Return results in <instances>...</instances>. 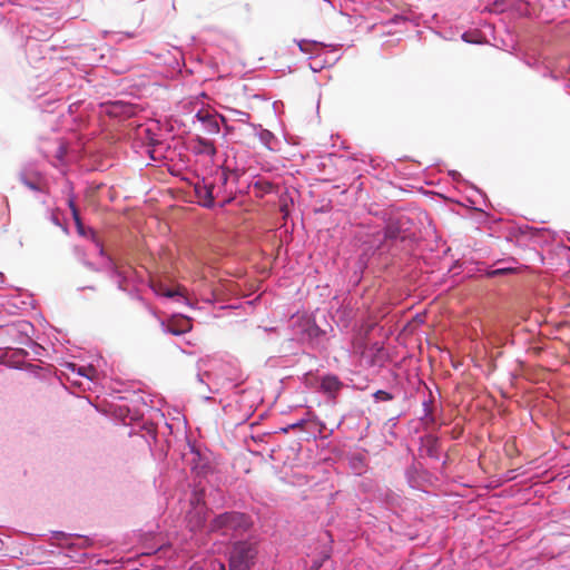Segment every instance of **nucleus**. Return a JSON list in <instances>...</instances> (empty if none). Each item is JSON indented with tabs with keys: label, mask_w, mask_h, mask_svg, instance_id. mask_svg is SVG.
I'll list each match as a JSON object with an SVG mask.
<instances>
[{
	"label": "nucleus",
	"mask_w": 570,
	"mask_h": 570,
	"mask_svg": "<svg viewBox=\"0 0 570 570\" xmlns=\"http://www.w3.org/2000/svg\"><path fill=\"white\" fill-rule=\"evenodd\" d=\"M230 184L237 185L242 176L240 170L236 166H232L229 163Z\"/></svg>",
	"instance_id": "c03bdc74"
},
{
	"label": "nucleus",
	"mask_w": 570,
	"mask_h": 570,
	"mask_svg": "<svg viewBox=\"0 0 570 570\" xmlns=\"http://www.w3.org/2000/svg\"><path fill=\"white\" fill-rule=\"evenodd\" d=\"M405 479L412 489L422 492H426L425 488L433 484V474L420 463H412L405 469Z\"/></svg>",
	"instance_id": "dca6fc26"
},
{
	"label": "nucleus",
	"mask_w": 570,
	"mask_h": 570,
	"mask_svg": "<svg viewBox=\"0 0 570 570\" xmlns=\"http://www.w3.org/2000/svg\"><path fill=\"white\" fill-rule=\"evenodd\" d=\"M411 20L410 16H406L404 13H395L387 20L383 21L382 24L384 27L387 26H404L407 23V21Z\"/></svg>",
	"instance_id": "58836bf2"
},
{
	"label": "nucleus",
	"mask_w": 570,
	"mask_h": 570,
	"mask_svg": "<svg viewBox=\"0 0 570 570\" xmlns=\"http://www.w3.org/2000/svg\"><path fill=\"white\" fill-rule=\"evenodd\" d=\"M248 187L254 188L256 194L261 197L274 191V184L262 176H254L249 181Z\"/></svg>",
	"instance_id": "c85d7f7f"
},
{
	"label": "nucleus",
	"mask_w": 570,
	"mask_h": 570,
	"mask_svg": "<svg viewBox=\"0 0 570 570\" xmlns=\"http://www.w3.org/2000/svg\"><path fill=\"white\" fill-rule=\"evenodd\" d=\"M463 263L460 259H454L451 266L448 268V274H452L453 276L459 275L463 269Z\"/></svg>",
	"instance_id": "37998d69"
},
{
	"label": "nucleus",
	"mask_w": 570,
	"mask_h": 570,
	"mask_svg": "<svg viewBox=\"0 0 570 570\" xmlns=\"http://www.w3.org/2000/svg\"><path fill=\"white\" fill-rule=\"evenodd\" d=\"M154 317L160 318L158 312L147 302V305H142Z\"/></svg>",
	"instance_id": "864d4df0"
},
{
	"label": "nucleus",
	"mask_w": 570,
	"mask_h": 570,
	"mask_svg": "<svg viewBox=\"0 0 570 570\" xmlns=\"http://www.w3.org/2000/svg\"><path fill=\"white\" fill-rule=\"evenodd\" d=\"M19 11L12 3H0V27L13 31L18 26Z\"/></svg>",
	"instance_id": "b1692460"
},
{
	"label": "nucleus",
	"mask_w": 570,
	"mask_h": 570,
	"mask_svg": "<svg viewBox=\"0 0 570 570\" xmlns=\"http://www.w3.org/2000/svg\"><path fill=\"white\" fill-rule=\"evenodd\" d=\"M17 353H18L19 355H22V356H27V355L29 354V353H28L26 350H23V348H18V350H17Z\"/></svg>",
	"instance_id": "338daca9"
},
{
	"label": "nucleus",
	"mask_w": 570,
	"mask_h": 570,
	"mask_svg": "<svg viewBox=\"0 0 570 570\" xmlns=\"http://www.w3.org/2000/svg\"><path fill=\"white\" fill-rule=\"evenodd\" d=\"M520 59L530 68L539 69L541 67V61L534 56L522 53Z\"/></svg>",
	"instance_id": "79ce46f5"
},
{
	"label": "nucleus",
	"mask_w": 570,
	"mask_h": 570,
	"mask_svg": "<svg viewBox=\"0 0 570 570\" xmlns=\"http://www.w3.org/2000/svg\"><path fill=\"white\" fill-rule=\"evenodd\" d=\"M383 236L395 248L404 252L407 258L409 253L420 250V224L403 212L383 213Z\"/></svg>",
	"instance_id": "f03ea898"
},
{
	"label": "nucleus",
	"mask_w": 570,
	"mask_h": 570,
	"mask_svg": "<svg viewBox=\"0 0 570 570\" xmlns=\"http://www.w3.org/2000/svg\"><path fill=\"white\" fill-rule=\"evenodd\" d=\"M390 358L389 351L380 342L371 343L363 352V360L370 367H383Z\"/></svg>",
	"instance_id": "6ab92c4d"
},
{
	"label": "nucleus",
	"mask_w": 570,
	"mask_h": 570,
	"mask_svg": "<svg viewBox=\"0 0 570 570\" xmlns=\"http://www.w3.org/2000/svg\"><path fill=\"white\" fill-rule=\"evenodd\" d=\"M9 367L29 372L37 377L40 376L39 372L42 371V367L36 364H26L23 366L10 364Z\"/></svg>",
	"instance_id": "a19ab883"
},
{
	"label": "nucleus",
	"mask_w": 570,
	"mask_h": 570,
	"mask_svg": "<svg viewBox=\"0 0 570 570\" xmlns=\"http://www.w3.org/2000/svg\"><path fill=\"white\" fill-rule=\"evenodd\" d=\"M204 375H208V373L206 372V373L202 374V373L198 372L197 373V381L200 382V383H204V380H203Z\"/></svg>",
	"instance_id": "69168bd1"
},
{
	"label": "nucleus",
	"mask_w": 570,
	"mask_h": 570,
	"mask_svg": "<svg viewBox=\"0 0 570 570\" xmlns=\"http://www.w3.org/2000/svg\"><path fill=\"white\" fill-rule=\"evenodd\" d=\"M229 111L236 116H238L237 120L240 122H246L249 119V114L245 111H240L237 109H229Z\"/></svg>",
	"instance_id": "09e8293b"
},
{
	"label": "nucleus",
	"mask_w": 570,
	"mask_h": 570,
	"mask_svg": "<svg viewBox=\"0 0 570 570\" xmlns=\"http://www.w3.org/2000/svg\"><path fill=\"white\" fill-rule=\"evenodd\" d=\"M19 181L31 191L47 194L43 186L45 176L32 166H24L18 174Z\"/></svg>",
	"instance_id": "a211bd4d"
},
{
	"label": "nucleus",
	"mask_w": 570,
	"mask_h": 570,
	"mask_svg": "<svg viewBox=\"0 0 570 570\" xmlns=\"http://www.w3.org/2000/svg\"><path fill=\"white\" fill-rule=\"evenodd\" d=\"M333 542L331 538L330 543ZM333 548L331 544L324 546L312 559L311 564L305 570H321L325 562L332 558Z\"/></svg>",
	"instance_id": "cd10ccee"
},
{
	"label": "nucleus",
	"mask_w": 570,
	"mask_h": 570,
	"mask_svg": "<svg viewBox=\"0 0 570 570\" xmlns=\"http://www.w3.org/2000/svg\"><path fill=\"white\" fill-rule=\"evenodd\" d=\"M63 150H65L63 146H62V145H60V146L58 147V149H57V154H56V156L59 158V157L63 154Z\"/></svg>",
	"instance_id": "0e129e2a"
},
{
	"label": "nucleus",
	"mask_w": 570,
	"mask_h": 570,
	"mask_svg": "<svg viewBox=\"0 0 570 570\" xmlns=\"http://www.w3.org/2000/svg\"><path fill=\"white\" fill-rule=\"evenodd\" d=\"M410 18H411V20H409L407 22L413 23V26H415V27H417L420 24V20H419L417 16H412Z\"/></svg>",
	"instance_id": "13d9d810"
},
{
	"label": "nucleus",
	"mask_w": 570,
	"mask_h": 570,
	"mask_svg": "<svg viewBox=\"0 0 570 570\" xmlns=\"http://www.w3.org/2000/svg\"><path fill=\"white\" fill-rule=\"evenodd\" d=\"M557 233L546 227H533L528 224H513L509 227L505 239L521 248L531 245L544 246L554 242Z\"/></svg>",
	"instance_id": "423d86ee"
},
{
	"label": "nucleus",
	"mask_w": 570,
	"mask_h": 570,
	"mask_svg": "<svg viewBox=\"0 0 570 570\" xmlns=\"http://www.w3.org/2000/svg\"><path fill=\"white\" fill-rule=\"evenodd\" d=\"M341 320L342 321H345L346 324L351 321V316H350V313L347 312H344L343 315L341 316Z\"/></svg>",
	"instance_id": "bf43d9fd"
},
{
	"label": "nucleus",
	"mask_w": 570,
	"mask_h": 570,
	"mask_svg": "<svg viewBox=\"0 0 570 570\" xmlns=\"http://www.w3.org/2000/svg\"><path fill=\"white\" fill-rule=\"evenodd\" d=\"M85 289H90V291H94V292H95L97 288H96V286H94V285H88V286H80V287H78V291H85Z\"/></svg>",
	"instance_id": "052dcab7"
},
{
	"label": "nucleus",
	"mask_w": 570,
	"mask_h": 570,
	"mask_svg": "<svg viewBox=\"0 0 570 570\" xmlns=\"http://www.w3.org/2000/svg\"><path fill=\"white\" fill-rule=\"evenodd\" d=\"M291 341L312 351H323L327 347V331L322 328L314 314L304 313L291 323Z\"/></svg>",
	"instance_id": "39448f33"
},
{
	"label": "nucleus",
	"mask_w": 570,
	"mask_h": 570,
	"mask_svg": "<svg viewBox=\"0 0 570 570\" xmlns=\"http://www.w3.org/2000/svg\"><path fill=\"white\" fill-rule=\"evenodd\" d=\"M429 390V393H430V397L429 399H424L423 402H422V416L420 417L422 421H428L429 423H435V413H434V407L432 406V404L434 403V397H433V394H432V391L431 389L426 387Z\"/></svg>",
	"instance_id": "2f4dec72"
},
{
	"label": "nucleus",
	"mask_w": 570,
	"mask_h": 570,
	"mask_svg": "<svg viewBox=\"0 0 570 570\" xmlns=\"http://www.w3.org/2000/svg\"><path fill=\"white\" fill-rule=\"evenodd\" d=\"M212 180L216 193L218 196H226V200L222 204H219V207H223L226 203H228L229 194L233 193L230 188V174H229V159L228 156H226V159L223 164L217 165L208 176Z\"/></svg>",
	"instance_id": "ddd939ff"
},
{
	"label": "nucleus",
	"mask_w": 570,
	"mask_h": 570,
	"mask_svg": "<svg viewBox=\"0 0 570 570\" xmlns=\"http://www.w3.org/2000/svg\"><path fill=\"white\" fill-rule=\"evenodd\" d=\"M148 287L157 297H164L168 299H173L177 303H183L189 308L196 309L198 308L196 304H194L189 298H187L180 288H169L166 284L156 285L154 283H149Z\"/></svg>",
	"instance_id": "aec40b11"
},
{
	"label": "nucleus",
	"mask_w": 570,
	"mask_h": 570,
	"mask_svg": "<svg viewBox=\"0 0 570 570\" xmlns=\"http://www.w3.org/2000/svg\"><path fill=\"white\" fill-rule=\"evenodd\" d=\"M194 191L196 197L198 198L199 206L214 209L217 207L216 199L219 197L215 190V187L209 179V177H203L198 180L194 186Z\"/></svg>",
	"instance_id": "f3484780"
},
{
	"label": "nucleus",
	"mask_w": 570,
	"mask_h": 570,
	"mask_svg": "<svg viewBox=\"0 0 570 570\" xmlns=\"http://www.w3.org/2000/svg\"><path fill=\"white\" fill-rule=\"evenodd\" d=\"M342 387L343 383L336 374L326 373L320 380V389L327 395L335 396Z\"/></svg>",
	"instance_id": "bb28decb"
},
{
	"label": "nucleus",
	"mask_w": 570,
	"mask_h": 570,
	"mask_svg": "<svg viewBox=\"0 0 570 570\" xmlns=\"http://www.w3.org/2000/svg\"><path fill=\"white\" fill-rule=\"evenodd\" d=\"M159 550H160V546H155V547H151L150 549H148L147 551H145L144 553L154 554V553L158 552Z\"/></svg>",
	"instance_id": "4d7b16f0"
},
{
	"label": "nucleus",
	"mask_w": 570,
	"mask_h": 570,
	"mask_svg": "<svg viewBox=\"0 0 570 570\" xmlns=\"http://www.w3.org/2000/svg\"><path fill=\"white\" fill-rule=\"evenodd\" d=\"M518 261L513 257L497 259L492 265L478 263L476 271L484 277H502L518 272Z\"/></svg>",
	"instance_id": "4468645a"
},
{
	"label": "nucleus",
	"mask_w": 570,
	"mask_h": 570,
	"mask_svg": "<svg viewBox=\"0 0 570 570\" xmlns=\"http://www.w3.org/2000/svg\"><path fill=\"white\" fill-rule=\"evenodd\" d=\"M261 543L262 538L258 533L233 541L227 544L225 553L228 568L222 561L217 563L216 570H253L258 562Z\"/></svg>",
	"instance_id": "20e7f679"
},
{
	"label": "nucleus",
	"mask_w": 570,
	"mask_h": 570,
	"mask_svg": "<svg viewBox=\"0 0 570 570\" xmlns=\"http://www.w3.org/2000/svg\"><path fill=\"white\" fill-rule=\"evenodd\" d=\"M27 298H28V299H30V302L21 301V304H22V305H24V306H26V305H31L32 307H35V306H33V299H31V295H30V294L28 295V297H27Z\"/></svg>",
	"instance_id": "680f3d73"
},
{
	"label": "nucleus",
	"mask_w": 570,
	"mask_h": 570,
	"mask_svg": "<svg viewBox=\"0 0 570 570\" xmlns=\"http://www.w3.org/2000/svg\"><path fill=\"white\" fill-rule=\"evenodd\" d=\"M366 267V261L364 259V256L361 255L357 259V268L360 272H362Z\"/></svg>",
	"instance_id": "603ef678"
},
{
	"label": "nucleus",
	"mask_w": 570,
	"mask_h": 570,
	"mask_svg": "<svg viewBox=\"0 0 570 570\" xmlns=\"http://www.w3.org/2000/svg\"><path fill=\"white\" fill-rule=\"evenodd\" d=\"M542 77L550 78L553 81H558L560 78L553 70L549 69L547 66H543Z\"/></svg>",
	"instance_id": "8fccbe9b"
},
{
	"label": "nucleus",
	"mask_w": 570,
	"mask_h": 570,
	"mask_svg": "<svg viewBox=\"0 0 570 570\" xmlns=\"http://www.w3.org/2000/svg\"><path fill=\"white\" fill-rule=\"evenodd\" d=\"M114 399L122 403L114 404L112 410L124 425L130 426L128 435L140 436L147 444L150 454L156 460H165L169 451V441L159 436L157 425L144 420L142 409H153L148 404L141 391L114 390Z\"/></svg>",
	"instance_id": "f257e3e1"
},
{
	"label": "nucleus",
	"mask_w": 570,
	"mask_h": 570,
	"mask_svg": "<svg viewBox=\"0 0 570 570\" xmlns=\"http://www.w3.org/2000/svg\"><path fill=\"white\" fill-rule=\"evenodd\" d=\"M460 39L469 45H485L489 43L484 33L478 29L465 30L460 33Z\"/></svg>",
	"instance_id": "c756f323"
},
{
	"label": "nucleus",
	"mask_w": 570,
	"mask_h": 570,
	"mask_svg": "<svg viewBox=\"0 0 570 570\" xmlns=\"http://www.w3.org/2000/svg\"><path fill=\"white\" fill-rule=\"evenodd\" d=\"M68 189H69V193H68V197H67V206L70 210L72 220L75 223L77 234L80 237L90 239L94 243L95 247L97 248V243L98 244H102V243L97 237L96 230L92 227L86 226L83 224L80 213L78 210V207L76 205V195L73 193V185L70 181L68 183Z\"/></svg>",
	"instance_id": "f8f14e48"
},
{
	"label": "nucleus",
	"mask_w": 570,
	"mask_h": 570,
	"mask_svg": "<svg viewBox=\"0 0 570 570\" xmlns=\"http://www.w3.org/2000/svg\"><path fill=\"white\" fill-rule=\"evenodd\" d=\"M389 373L392 377L390 389H377L371 393V397L376 404L393 401L396 397V394L400 392V385L402 383L401 375L393 370H390Z\"/></svg>",
	"instance_id": "412c9836"
},
{
	"label": "nucleus",
	"mask_w": 570,
	"mask_h": 570,
	"mask_svg": "<svg viewBox=\"0 0 570 570\" xmlns=\"http://www.w3.org/2000/svg\"><path fill=\"white\" fill-rule=\"evenodd\" d=\"M253 127L255 129L256 136L266 149L271 151L279 150L281 141L273 131L264 128L262 125H254Z\"/></svg>",
	"instance_id": "a878e982"
},
{
	"label": "nucleus",
	"mask_w": 570,
	"mask_h": 570,
	"mask_svg": "<svg viewBox=\"0 0 570 570\" xmlns=\"http://www.w3.org/2000/svg\"><path fill=\"white\" fill-rule=\"evenodd\" d=\"M323 425V422L316 417H311L309 412L305 411L301 417L279 428L277 432L288 433L291 430H295L299 440L308 441L311 438L316 439L317 434L322 433Z\"/></svg>",
	"instance_id": "9d476101"
},
{
	"label": "nucleus",
	"mask_w": 570,
	"mask_h": 570,
	"mask_svg": "<svg viewBox=\"0 0 570 570\" xmlns=\"http://www.w3.org/2000/svg\"><path fill=\"white\" fill-rule=\"evenodd\" d=\"M51 539L66 549V556L77 562H85L88 553L83 550L95 543V538L78 533H69L61 530H51Z\"/></svg>",
	"instance_id": "1a4fd4ad"
},
{
	"label": "nucleus",
	"mask_w": 570,
	"mask_h": 570,
	"mask_svg": "<svg viewBox=\"0 0 570 570\" xmlns=\"http://www.w3.org/2000/svg\"><path fill=\"white\" fill-rule=\"evenodd\" d=\"M433 32L446 41H452L455 40L458 36L460 37L458 27H448L439 30L433 29Z\"/></svg>",
	"instance_id": "4c0bfd02"
},
{
	"label": "nucleus",
	"mask_w": 570,
	"mask_h": 570,
	"mask_svg": "<svg viewBox=\"0 0 570 570\" xmlns=\"http://www.w3.org/2000/svg\"><path fill=\"white\" fill-rule=\"evenodd\" d=\"M75 258L80 262L83 266L92 272L100 273L98 265L87 259L86 249L82 246L76 245L72 249Z\"/></svg>",
	"instance_id": "f704fd0d"
},
{
	"label": "nucleus",
	"mask_w": 570,
	"mask_h": 570,
	"mask_svg": "<svg viewBox=\"0 0 570 570\" xmlns=\"http://www.w3.org/2000/svg\"><path fill=\"white\" fill-rule=\"evenodd\" d=\"M420 451L432 460L441 461L443 453L441 439L432 433L426 434L421 438Z\"/></svg>",
	"instance_id": "5701e85b"
},
{
	"label": "nucleus",
	"mask_w": 570,
	"mask_h": 570,
	"mask_svg": "<svg viewBox=\"0 0 570 570\" xmlns=\"http://www.w3.org/2000/svg\"><path fill=\"white\" fill-rule=\"evenodd\" d=\"M77 366H78V364H77V363H73V362H68V363L66 364V367H67L68 370H70L72 373H76V368H77Z\"/></svg>",
	"instance_id": "6e6d98bb"
},
{
	"label": "nucleus",
	"mask_w": 570,
	"mask_h": 570,
	"mask_svg": "<svg viewBox=\"0 0 570 570\" xmlns=\"http://www.w3.org/2000/svg\"><path fill=\"white\" fill-rule=\"evenodd\" d=\"M194 119L202 125L205 134L219 135L222 124L226 121V116L213 109L200 108L195 114Z\"/></svg>",
	"instance_id": "2eb2a0df"
},
{
	"label": "nucleus",
	"mask_w": 570,
	"mask_h": 570,
	"mask_svg": "<svg viewBox=\"0 0 570 570\" xmlns=\"http://www.w3.org/2000/svg\"><path fill=\"white\" fill-rule=\"evenodd\" d=\"M190 151L195 156H208L210 158L217 155V148L214 141L199 135H196L190 140Z\"/></svg>",
	"instance_id": "393cba45"
},
{
	"label": "nucleus",
	"mask_w": 570,
	"mask_h": 570,
	"mask_svg": "<svg viewBox=\"0 0 570 570\" xmlns=\"http://www.w3.org/2000/svg\"><path fill=\"white\" fill-rule=\"evenodd\" d=\"M28 346L31 347L32 351L35 352V354H37V355H42V353L46 352L45 347H42L40 344L36 343L33 340H32V343H29Z\"/></svg>",
	"instance_id": "3c124183"
},
{
	"label": "nucleus",
	"mask_w": 570,
	"mask_h": 570,
	"mask_svg": "<svg viewBox=\"0 0 570 570\" xmlns=\"http://www.w3.org/2000/svg\"><path fill=\"white\" fill-rule=\"evenodd\" d=\"M228 122H229V118L226 117V121L222 124V132L220 134H222L223 138H226L234 131V127L230 126Z\"/></svg>",
	"instance_id": "49530a36"
},
{
	"label": "nucleus",
	"mask_w": 570,
	"mask_h": 570,
	"mask_svg": "<svg viewBox=\"0 0 570 570\" xmlns=\"http://www.w3.org/2000/svg\"><path fill=\"white\" fill-rule=\"evenodd\" d=\"M122 293H126L131 299L139 302L141 305H147V299L141 295L138 287H128L127 284L124 285Z\"/></svg>",
	"instance_id": "ea45409f"
},
{
	"label": "nucleus",
	"mask_w": 570,
	"mask_h": 570,
	"mask_svg": "<svg viewBox=\"0 0 570 570\" xmlns=\"http://www.w3.org/2000/svg\"><path fill=\"white\" fill-rule=\"evenodd\" d=\"M294 41L297 43L299 50L303 53H311V55L314 51L309 47H315V46L328 47V48H331L330 51H336L337 48L340 47V45H326L324 42H320L316 40H306V39L297 40V39H295Z\"/></svg>",
	"instance_id": "72a5a7b5"
},
{
	"label": "nucleus",
	"mask_w": 570,
	"mask_h": 570,
	"mask_svg": "<svg viewBox=\"0 0 570 570\" xmlns=\"http://www.w3.org/2000/svg\"><path fill=\"white\" fill-rule=\"evenodd\" d=\"M94 370L89 366H82V365H78L77 368H76V373L79 375V376H83L90 381H92L91 379V375L90 373L92 372Z\"/></svg>",
	"instance_id": "a18cd8bd"
},
{
	"label": "nucleus",
	"mask_w": 570,
	"mask_h": 570,
	"mask_svg": "<svg viewBox=\"0 0 570 570\" xmlns=\"http://www.w3.org/2000/svg\"><path fill=\"white\" fill-rule=\"evenodd\" d=\"M448 461H449V455H448V454H445V455H444V458H443V460H442V462H441V469H440V473H441L442 475H444V474H445V466H446V464H448Z\"/></svg>",
	"instance_id": "5fc2aeb1"
},
{
	"label": "nucleus",
	"mask_w": 570,
	"mask_h": 570,
	"mask_svg": "<svg viewBox=\"0 0 570 570\" xmlns=\"http://www.w3.org/2000/svg\"><path fill=\"white\" fill-rule=\"evenodd\" d=\"M420 253H409L407 264L414 267L423 263L425 266L434 267L439 261L446 257L451 247L440 236L435 235L433 242H428L420 234Z\"/></svg>",
	"instance_id": "0eeeda50"
},
{
	"label": "nucleus",
	"mask_w": 570,
	"mask_h": 570,
	"mask_svg": "<svg viewBox=\"0 0 570 570\" xmlns=\"http://www.w3.org/2000/svg\"><path fill=\"white\" fill-rule=\"evenodd\" d=\"M35 327L29 321H17L7 325V332L14 337V340L22 344L29 345L32 343V338L30 336V332H33Z\"/></svg>",
	"instance_id": "4be33fe9"
},
{
	"label": "nucleus",
	"mask_w": 570,
	"mask_h": 570,
	"mask_svg": "<svg viewBox=\"0 0 570 570\" xmlns=\"http://www.w3.org/2000/svg\"><path fill=\"white\" fill-rule=\"evenodd\" d=\"M127 70H128V68L124 67V68L114 69V72L118 73V75H121V73H125Z\"/></svg>",
	"instance_id": "e2e57ef3"
},
{
	"label": "nucleus",
	"mask_w": 570,
	"mask_h": 570,
	"mask_svg": "<svg viewBox=\"0 0 570 570\" xmlns=\"http://www.w3.org/2000/svg\"><path fill=\"white\" fill-rule=\"evenodd\" d=\"M161 331L165 334H170L173 336H181L186 333V330L181 328L178 325L168 323L161 318H159Z\"/></svg>",
	"instance_id": "e433bc0d"
},
{
	"label": "nucleus",
	"mask_w": 570,
	"mask_h": 570,
	"mask_svg": "<svg viewBox=\"0 0 570 570\" xmlns=\"http://www.w3.org/2000/svg\"><path fill=\"white\" fill-rule=\"evenodd\" d=\"M97 253L104 259V263L98 265L101 268L100 272L106 273L107 277L115 282L118 291H124V285L129 282L128 274L118 267L114 257L106 252L104 244L97 243Z\"/></svg>",
	"instance_id": "9b49d317"
},
{
	"label": "nucleus",
	"mask_w": 570,
	"mask_h": 570,
	"mask_svg": "<svg viewBox=\"0 0 570 570\" xmlns=\"http://www.w3.org/2000/svg\"><path fill=\"white\" fill-rule=\"evenodd\" d=\"M217 563H222V560L214 559L206 567H191L190 570H216Z\"/></svg>",
	"instance_id": "de8ad7c7"
},
{
	"label": "nucleus",
	"mask_w": 570,
	"mask_h": 570,
	"mask_svg": "<svg viewBox=\"0 0 570 570\" xmlns=\"http://www.w3.org/2000/svg\"><path fill=\"white\" fill-rule=\"evenodd\" d=\"M348 466L356 474L361 475L366 470V456L362 453H351L347 456Z\"/></svg>",
	"instance_id": "7c9ffc66"
},
{
	"label": "nucleus",
	"mask_w": 570,
	"mask_h": 570,
	"mask_svg": "<svg viewBox=\"0 0 570 570\" xmlns=\"http://www.w3.org/2000/svg\"><path fill=\"white\" fill-rule=\"evenodd\" d=\"M199 527H206L208 533L223 538L228 544L257 533L253 517L236 510L215 514L207 525L206 520L200 519Z\"/></svg>",
	"instance_id": "7ed1b4c3"
},
{
	"label": "nucleus",
	"mask_w": 570,
	"mask_h": 570,
	"mask_svg": "<svg viewBox=\"0 0 570 570\" xmlns=\"http://www.w3.org/2000/svg\"><path fill=\"white\" fill-rule=\"evenodd\" d=\"M448 175L450 176V178L454 181V183H463V184H466L471 189H473L474 191H476L481 197H482V200H483V204L484 206L489 207V198L487 197V194L481 190L480 188H478L475 185L471 184V183H468L461 175V173H459L458 170L455 169H450L448 171Z\"/></svg>",
	"instance_id": "473e14b6"
},
{
	"label": "nucleus",
	"mask_w": 570,
	"mask_h": 570,
	"mask_svg": "<svg viewBox=\"0 0 570 570\" xmlns=\"http://www.w3.org/2000/svg\"><path fill=\"white\" fill-rule=\"evenodd\" d=\"M58 209H48V219L57 227H60L65 234H69V225L65 218L60 217Z\"/></svg>",
	"instance_id": "c9c22d12"
},
{
	"label": "nucleus",
	"mask_w": 570,
	"mask_h": 570,
	"mask_svg": "<svg viewBox=\"0 0 570 570\" xmlns=\"http://www.w3.org/2000/svg\"><path fill=\"white\" fill-rule=\"evenodd\" d=\"M400 415H401V414H396L395 416L391 417V419L389 420V422H393V425H395V424H396V421H397V420H399V417H400Z\"/></svg>",
	"instance_id": "774afa93"
},
{
	"label": "nucleus",
	"mask_w": 570,
	"mask_h": 570,
	"mask_svg": "<svg viewBox=\"0 0 570 570\" xmlns=\"http://www.w3.org/2000/svg\"><path fill=\"white\" fill-rule=\"evenodd\" d=\"M186 443L189 458H187V454L183 456L186 459L193 475L202 480L213 474L215 468L212 462L210 451L202 442L189 436H186Z\"/></svg>",
	"instance_id": "6e6552de"
}]
</instances>
